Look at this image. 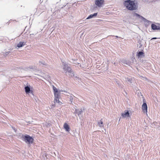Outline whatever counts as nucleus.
<instances>
[{
	"instance_id": "obj_1",
	"label": "nucleus",
	"mask_w": 160,
	"mask_h": 160,
	"mask_svg": "<svg viewBox=\"0 0 160 160\" xmlns=\"http://www.w3.org/2000/svg\"><path fill=\"white\" fill-rule=\"evenodd\" d=\"M124 4L126 8L129 10H136L137 9V6L135 4L134 1L127 0L124 2Z\"/></svg>"
},
{
	"instance_id": "obj_2",
	"label": "nucleus",
	"mask_w": 160,
	"mask_h": 160,
	"mask_svg": "<svg viewBox=\"0 0 160 160\" xmlns=\"http://www.w3.org/2000/svg\"><path fill=\"white\" fill-rule=\"evenodd\" d=\"M62 68L64 70V72L66 73L67 72L69 73H70L69 75L70 76L72 77V76L74 77V74L73 71L72 70L71 68L68 66L67 63L66 62H63L62 61ZM75 78H77V76H75Z\"/></svg>"
},
{
	"instance_id": "obj_3",
	"label": "nucleus",
	"mask_w": 160,
	"mask_h": 160,
	"mask_svg": "<svg viewBox=\"0 0 160 160\" xmlns=\"http://www.w3.org/2000/svg\"><path fill=\"white\" fill-rule=\"evenodd\" d=\"M22 138L26 142H28L29 144L32 143L33 142V138L28 135H22Z\"/></svg>"
},
{
	"instance_id": "obj_4",
	"label": "nucleus",
	"mask_w": 160,
	"mask_h": 160,
	"mask_svg": "<svg viewBox=\"0 0 160 160\" xmlns=\"http://www.w3.org/2000/svg\"><path fill=\"white\" fill-rule=\"evenodd\" d=\"M133 16L135 17L136 19L140 21H143L145 19V18L135 12L133 13Z\"/></svg>"
},
{
	"instance_id": "obj_5",
	"label": "nucleus",
	"mask_w": 160,
	"mask_h": 160,
	"mask_svg": "<svg viewBox=\"0 0 160 160\" xmlns=\"http://www.w3.org/2000/svg\"><path fill=\"white\" fill-rule=\"evenodd\" d=\"M104 3V0H96L95 1V4L98 7H101Z\"/></svg>"
},
{
	"instance_id": "obj_6",
	"label": "nucleus",
	"mask_w": 160,
	"mask_h": 160,
	"mask_svg": "<svg viewBox=\"0 0 160 160\" xmlns=\"http://www.w3.org/2000/svg\"><path fill=\"white\" fill-rule=\"evenodd\" d=\"M142 109L143 112L144 113H147L148 107L146 103H143L142 106Z\"/></svg>"
},
{
	"instance_id": "obj_7",
	"label": "nucleus",
	"mask_w": 160,
	"mask_h": 160,
	"mask_svg": "<svg viewBox=\"0 0 160 160\" xmlns=\"http://www.w3.org/2000/svg\"><path fill=\"white\" fill-rule=\"evenodd\" d=\"M152 29L153 30H160V26H157L154 24H151Z\"/></svg>"
},
{
	"instance_id": "obj_8",
	"label": "nucleus",
	"mask_w": 160,
	"mask_h": 160,
	"mask_svg": "<svg viewBox=\"0 0 160 160\" xmlns=\"http://www.w3.org/2000/svg\"><path fill=\"white\" fill-rule=\"evenodd\" d=\"M122 116L123 118L129 117L130 116L129 111L127 110H125L124 113H122Z\"/></svg>"
},
{
	"instance_id": "obj_9",
	"label": "nucleus",
	"mask_w": 160,
	"mask_h": 160,
	"mask_svg": "<svg viewBox=\"0 0 160 160\" xmlns=\"http://www.w3.org/2000/svg\"><path fill=\"white\" fill-rule=\"evenodd\" d=\"M63 127L66 131L69 132L70 131V128L68 124L65 123L63 125Z\"/></svg>"
},
{
	"instance_id": "obj_10",
	"label": "nucleus",
	"mask_w": 160,
	"mask_h": 160,
	"mask_svg": "<svg viewBox=\"0 0 160 160\" xmlns=\"http://www.w3.org/2000/svg\"><path fill=\"white\" fill-rule=\"evenodd\" d=\"M97 14L98 13H95L93 14H90L86 18V19H88L93 18L96 16L97 15Z\"/></svg>"
},
{
	"instance_id": "obj_11",
	"label": "nucleus",
	"mask_w": 160,
	"mask_h": 160,
	"mask_svg": "<svg viewBox=\"0 0 160 160\" xmlns=\"http://www.w3.org/2000/svg\"><path fill=\"white\" fill-rule=\"evenodd\" d=\"M137 56L138 58L142 57L144 56V53L142 51H139L138 52H137Z\"/></svg>"
},
{
	"instance_id": "obj_12",
	"label": "nucleus",
	"mask_w": 160,
	"mask_h": 160,
	"mask_svg": "<svg viewBox=\"0 0 160 160\" xmlns=\"http://www.w3.org/2000/svg\"><path fill=\"white\" fill-rule=\"evenodd\" d=\"M143 21L145 22V26L146 27L148 26L152 22L151 21L148 20L146 19V18L145 20H144Z\"/></svg>"
},
{
	"instance_id": "obj_13",
	"label": "nucleus",
	"mask_w": 160,
	"mask_h": 160,
	"mask_svg": "<svg viewBox=\"0 0 160 160\" xmlns=\"http://www.w3.org/2000/svg\"><path fill=\"white\" fill-rule=\"evenodd\" d=\"M121 62L123 64H126L128 65H130L131 64V62L128 60L125 59H123L121 61Z\"/></svg>"
},
{
	"instance_id": "obj_14",
	"label": "nucleus",
	"mask_w": 160,
	"mask_h": 160,
	"mask_svg": "<svg viewBox=\"0 0 160 160\" xmlns=\"http://www.w3.org/2000/svg\"><path fill=\"white\" fill-rule=\"evenodd\" d=\"M25 44V43L23 42H20L17 44V47L18 48H20L24 46Z\"/></svg>"
},
{
	"instance_id": "obj_15",
	"label": "nucleus",
	"mask_w": 160,
	"mask_h": 160,
	"mask_svg": "<svg viewBox=\"0 0 160 160\" xmlns=\"http://www.w3.org/2000/svg\"><path fill=\"white\" fill-rule=\"evenodd\" d=\"M24 88L26 93H29L30 92L31 90L30 88L29 87L27 86L25 87Z\"/></svg>"
},
{
	"instance_id": "obj_16",
	"label": "nucleus",
	"mask_w": 160,
	"mask_h": 160,
	"mask_svg": "<svg viewBox=\"0 0 160 160\" xmlns=\"http://www.w3.org/2000/svg\"><path fill=\"white\" fill-rule=\"evenodd\" d=\"M82 112V109H80L79 110L78 109H76L75 110V112L76 113H77L78 116H79V115H81Z\"/></svg>"
},
{
	"instance_id": "obj_17",
	"label": "nucleus",
	"mask_w": 160,
	"mask_h": 160,
	"mask_svg": "<svg viewBox=\"0 0 160 160\" xmlns=\"http://www.w3.org/2000/svg\"><path fill=\"white\" fill-rule=\"evenodd\" d=\"M98 124L99 127H102L103 126V122L101 120H100L98 122Z\"/></svg>"
},
{
	"instance_id": "obj_18",
	"label": "nucleus",
	"mask_w": 160,
	"mask_h": 160,
	"mask_svg": "<svg viewBox=\"0 0 160 160\" xmlns=\"http://www.w3.org/2000/svg\"><path fill=\"white\" fill-rule=\"evenodd\" d=\"M52 88L54 91V93L58 92V90L55 87H54V86H53Z\"/></svg>"
},
{
	"instance_id": "obj_19",
	"label": "nucleus",
	"mask_w": 160,
	"mask_h": 160,
	"mask_svg": "<svg viewBox=\"0 0 160 160\" xmlns=\"http://www.w3.org/2000/svg\"><path fill=\"white\" fill-rule=\"evenodd\" d=\"M40 65H43L46 66V62L43 61H40L39 62Z\"/></svg>"
},
{
	"instance_id": "obj_20",
	"label": "nucleus",
	"mask_w": 160,
	"mask_h": 160,
	"mask_svg": "<svg viewBox=\"0 0 160 160\" xmlns=\"http://www.w3.org/2000/svg\"><path fill=\"white\" fill-rule=\"evenodd\" d=\"M73 97H75V96H74L72 95V96H70L69 97V99H70V100L71 103H72L73 101Z\"/></svg>"
},
{
	"instance_id": "obj_21",
	"label": "nucleus",
	"mask_w": 160,
	"mask_h": 160,
	"mask_svg": "<svg viewBox=\"0 0 160 160\" xmlns=\"http://www.w3.org/2000/svg\"><path fill=\"white\" fill-rule=\"evenodd\" d=\"M60 101L59 100V98H54V102L59 103Z\"/></svg>"
},
{
	"instance_id": "obj_22",
	"label": "nucleus",
	"mask_w": 160,
	"mask_h": 160,
	"mask_svg": "<svg viewBox=\"0 0 160 160\" xmlns=\"http://www.w3.org/2000/svg\"><path fill=\"white\" fill-rule=\"evenodd\" d=\"M54 94L55 98H59V95L58 92L57 93H54Z\"/></svg>"
},
{
	"instance_id": "obj_23",
	"label": "nucleus",
	"mask_w": 160,
	"mask_h": 160,
	"mask_svg": "<svg viewBox=\"0 0 160 160\" xmlns=\"http://www.w3.org/2000/svg\"><path fill=\"white\" fill-rule=\"evenodd\" d=\"M126 81H128V82L130 83H132V80L129 78H127Z\"/></svg>"
},
{
	"instance_id": "obj_24",
	"label": "nucleus",
	"mask_w": 160,
	"mask_h": 160,
	"mask_svg": "<svg viewBox=\"0 0 160 160\" xmlns=\"http://www.w3.org/2000/svg\"><path fill=\"white\" fill-rule=\"evenodd\" d=\"M10 53V52H5V53L4 54V55L7 56L9 54V53Z\"/></svg>"
},
{
	"instance_id": "obj_25",
	"label": "nucleus",
	"mask_w": 160,
	"mask_h": 160,
	"mask_svg": "<svg viewBox=\"0 0 160 160\" xmlns=\"http://www.w3.org/2000/svg\"><path fill=\"white\" fill-rule=\"evenodd\" d=\"M157 38H156V37H154V38H152L151 40H152V39H156Z\"/></svg>"
},
{
	"instance_id": "obj_26",
	"label": "nucleus",
	"mask_w": 160,
	"mask_h": 160,
	"mask_svg": "<svg viewBox=\"0 0 160 160\" xmlns=\"http://www.w3.org/2000/svg\"><path fill=\"white\" fill-rule=\"evenodd\" d=\"M132 61L133 62L134 61V60H135V59L134 58H132Z\"/></svg>"
},
{
	"instance_id": "obj_27",
	"label": "nucleus",
	"mask_w": 160,
	"mask_h": 160,
	"mask_svg": "<svg viewBox=\"0 0 160 160\" xmlns=\"http://www.w3.org/2000/svg\"><path fill=\"white\" fill-rule=\"evenodd\" d=\"M30 68L31 69H33V67L31 66H30Z\"/></svg>"
},
{
	"instance_id": "obj_28",
	"label": "nucleus",
	"mask_w": 160,
	"mask_h": 160,
	"mask_svg": "<svg viewBox=\"0 0 160 160\" xmlns=\"http://www.w3.org/2000/svg\"><path fill=\"white\" fill-rule=\"evenodd\" d=\"M157 24H158V25H159L160 26V23H157Z\"/></svg>"
},
{
	"instance_id": "obj_29",
	"label": "nucleus",
	"mask_w": 160,
	"mask_h": 160,
	"mask_svg": "<svg viewBox=\"0 0 160 160\" xmlns=\"http://www.w3.org/2000/svg\"><path fill=\"white\" fill-rule=\"evenodd\" d=\"M115 37H116V38H118V36H116Z\"/></svg>"
}]
</instances>
